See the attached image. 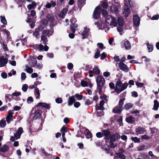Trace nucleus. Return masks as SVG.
Returning a JSON list of instances; mask_svg holds the SVG:
<instances>
[{"label":"nucleus","instance_id":"f257e3e1","mask_svg":"<svg viewBox=\"0 0 159 159\" xmlns=\"http://www.w3.org/2000/svg\"><path fill=\"white\" fill-rule=\"evenodd\" d=\"M106 22L108 25H112L116 27L117 25V23L115 18L111 15L107 16L105 18Z\"/></svg>","mask_w":159,"mask_h":159},{"label":"nucleus","instance_id":"f03ea898","mask_svg":"<svg viewBox=\"0 0 159 159\" xmlns=\"http://www.w3.org/2000/svg\"><path fill=\"white\" fill-rule=\"evenodd\" d=\"M120 136L118 133H115L112 134L110 137V145L111 147L114 148L116 146V144L114 143L116 140L120 139Z\"/></svg>","mask_w":159,"mask_h":159},{"label":"nucleus","instance_id":"7ed1b4c3","mask_svg":"<svg viewBox=\"0 0 159 159\" xmlns=\"http://www.w3.org/2000/svg\"><path fill=\"white\" fill-rule=\"evenodd\" d=\"M96 81L97 86L100 87L103 86L105 83L104 78L101 75H99L97 77Z\"/></svg>","mask_w":159,"mask_h":159},{"label":"nucleus","instance_id":"20e7f679","mask_svg":"<svg viewBox=\"0 0 159 159\" xmlns=\"http://www.w3.org/2000/svg\"><path fill=\"white\" fill-rule=\"evenodd\" d=\"M122 48H125L127 50H130L131 48L130 43L129 41L126 39H125L121 42V43Z\"/></svg>","mask_w":159,"mask_h":159},{"label":"nucleus","instance_id":"39448f33","mask_svg":"<svg viewBox=\"0 0 159 159\" xmlns=\"http://www.w3.org/2000/svg\"><path fill=\"white\" fill-rule=\"evenodd\" d=\"M100 70L98 68V66H95L93 69V70H89V76L91 77L93 76V74L94 73L96 75L99 74Z\"/></svg>","mask_w":159,"mask_h":159},{"label":"nucleus","instance_id":"423d86ee","mask_svg":"<svg viewBox=\"0 0 159 159\" xmlns=\"http://www.w3.org/2000/svg\"><path fill=\"white\" fill-rule=\"evenodd\" d=\"M101 12L100 7L99 6H97L95 9L94 11L93 16L94 19H97L100 16V14Z\"/></svg>","mask_w":159,"mask_h":159},{"label":"nucleus","instance_id":"0eeeda50","mask_svg":"<svg viewBox=\"0 0 159 159\" xmlns=\"http://www.w3.org/2000/svg\"><path fill=\"white\" fill-rule=\"evenodd\" d=\"M81 85L83 87H89L91 88L92 87V85L91 83L90 80L88 79H85L84 80H82L81 82Z\"/></svg>","mask_w":159,"mask_h":159},{"label":"nucleus","instance_id":"6e6552de","mask_svg":"<svg viewBox=\"0 0 159 159\" xmlns=\"http://www.w3.org/2000/svg\"><path fill=\"white\" fill-rule=\"evenodd\" d=\"M122 83L120 80H118L117 81L116 84L115 90L116 92L119 93L122 91L121 85Z\"/></svg>","mask_w":159,"mask_h":159},{"label":"nucleus","instance_id":"1a4fd4ad","mask_svg":"<svg viewBox=\"0 0 159 159\" xmlns=\"http://www.w3.org/2000/svg\"><path fill=\"white\" fill-rule=\"evenodd\" d=\"M113 3H116L117 4H119V3L118 2H116L115 0H114L113 1ZM119 5H118L117 6H115L114 5H113L112 6H111V11L114 13L117 14L118 12V6H119Z\"/></svg>","mask_w":159,"mask_h":159},{"label":"nucleus","instance_id":"9d476101","mask_svg":"<svg viewBox=\"0 0 159 159\" xmlns=\"http://www.w3.org/2000/svg\"><path fill=\"white\" fill-rule=\"evenodd\" d=\"M90 35V32L89 29L84 28V30L82 34V38L84 39Z\"/></svg>","mask_w":159,"mask_h":159},{"label":"nucleus","instance_id":"9b49d317","mask_svg":"<svg viewBox=\"0 0 159 159\" xmlns=\"http://www.w3.org/2000/svg\"><path fill=\"white\" fill-rule=\"evenodd\" d=\"M103 133V136H105V139L106 141L107 140H108L110 138L111 132L108 130H104L102 131Z\"/></svg>","mask_w":159,"mask_h":159},{"label":"nucleus","instance_id":"f8f14e48","mask_svg":"<svg viewBox=\"0 0 159 159\" xmlns=\"http://www.w3.org/2000/svg\"><path fill=\"white\" fill-rule=\"evenodd\" d=\"M29 63L30 66L32 67H34L36 65L37 60L36 58L31 57L29 59Z\"/></svg>","mask_w":159,"mask_h":159},{"label":"nucleus","instance_id":"ddd939ff","mask_svg":"<svg viewBox=\"0 0 159 159\" xmlns=\"http://www.w3.org/2000/svg\"><path fill=\"white\" fill-rule=\"evenodd\" d=\"M23 132V129L22 128L20 127L18 129V130L14 134L15 137L16 139L20 138L21 134Z\"/></svg>","mask_w":159,"mask_h":159},{"label":"nucleus","instance_id":"4468645a","mask_svg":"<svg viewBox=\"0 0 159 159\" xmlns=\"http://www.w3.org/2000/svg\"><path fill=\"white\" fill-rule=\"evenodd\" d=\"M53 32V30L52 29L44 30L42 34L46 37H49L52 35Z\"/></svg>","mask_w":159,"mask_h":159},{"label":"nucleus","instance_id":"2eb2a0df","mask_svg":"<svg viewBox=\"0 0 159 159\" xmlns=\"http://www.w3.org/2000/svg\"><path fill=\"white\" fill-rule=\"evenodd\" d=\"M119 67L120 69L125 72H127L128 68L127 65L122 62H120L119 63Z\"/></svg>","mask_w":159,"mask_h":159},{"label":"nucleus","instance_id":"dca6fc26","mask_svg":"<svg viewBox=\"0 0 159 159\" xmlns=\"http://www.w3.org/2000/svg\"><path fill=\"white\" fill-rule=\"evenodd\" d=\"M13 113L11 111L8 112V115L6 117V120L8 124L10 123L11 121L13 120Z\"/></svg>","mask_w":159,"mask_h":159},{"label":"nucleus","instance_id":"f3484780","mask_svg":"<svg viewBox=\"0 0 159 159\" xmlns=\"http://www.w3.org/2000/svg\"><path fill=\"white\" fill-rule=\"evenodd\" d=\"M68 10L67 8H64L60 11L58 15L59 17L62 18H64Z\"/></svg>","mask_w":159,"mask_h":159},{"label":"nucleus","instance_id":"a211bd4d","mask_svg":"<svg viewBox=\"0 0 159 159\" xmlns=\"http://www.w3.org/2000/svg\"><path fill=\"white\" fill-rule=\"evenodd\" d=\"M140 18L137 15H135L134 16L133 22L135 26H138L139 25L140 23Z\"/></svg>","mask_w":159,"mask_h":159},{"label":"nucleus","instance_id":"6ab92c4d","mask_svg":"<svg viewBox=\"0 0 159 159\" xmlns=\"http://www.w3.org/2000/svg\"><path fill=\"white\" fill-rule=\"evenodd\" d=\"M8 62L7 58H4L2 56L0 58V67L4 66Z\"/></svg>","mask_w":159,"mask_h":159},{"label":"nucleus","instance_id":"aec40b11","mask_svg":"<svg viewBox=\"0 0 159 159\" xmlns=\"http://www.w3.org/2000/svg\"><path fill=\"white\" fill-rule=\"evenodd\" d=\"M76 100L74 96H70L68 98V105L69 106H71L74 103Z\"/></svg>","mask_w":159,"mask_h":159},{"label":"nucleus","instance_id":"412c9836","mask_svg":"<svg viewBox=\"0 0 159 159\" xmlns=\"http://www.w3.org/2000/svg\"><path fill=\"white\" fill-rule=\"evenodd\" d=\"M135 131L137 135L142 134L146 131L144 128L139 127L136 128L135 129Z\"/></svg>","mask_w":159,"mask_h":159},{"label":"nucleus","instance_id":"4be33fe9","mask_svg":"<svg viewBox=\"0 0 159 159\" xmlns=\"http://www.w3.org/2000/svg\"><path fill=\"white\" fill-rule=\"evenodd\" d=\"M106 100H102L100 102L99 106L96 107V108L97 110H102L104 109L103 105L106 102Z\"/></svg>","mask_w":159,"mask_h":159},{"label":"nucleus","instance_id":"5701e85b","mask_svg":"<svg viewBox=\"0 0 159 159\" xmlns=\"http://www.w3.org/2000/svg\"><path fill=\"white\" fill-rule=\"evenodd\" d=\"M37 106L39 107H41L47 109H49L50 108V105L45 102H39L38 103Z\"/></svg>","mask_w":159,"mask_h":159},{"label":"nucleus","instance_id":"b1692460","mask_svg":"<svg viewBox=\"0 0 159 159\" xmlns=\"http://www.w3.org/2000/svg\"><path fill=\"white\" fill-rule=\"evenodd\" d=\"M130 13V11L129 8L127 6H125L124 11V14L125 16L127 17Z\"/></svg>","mask_w":159,"mask_h":159},{"label":"nucleus","instance_id":"393cba45","mask_svg":"<svg viewBox=\"0 0 159 159\" xmlns=\"http://www.w3.org/2000/svg\"><path fill=\"white\" fill-rule=\"evenodd\" d=\"M108 25L104 23H102L100 26L99 27V29H100L102 30H105V31L107 32V30H108L109 29V28L108 27Z\"/></svg>","mask_w":159,"mask_h":159},{"label":"nucleus","instance_id":"a878e982","mask_svg":"<svg viewBox=\"0 0 159 159\" xmlns=\"http://www.w3.org/2000/svg\"><path fill=\"white\" fill-rule=\"evenodd\" d=\"M126 121L128 123H132L135 120V118L132 116L126 118Z\"/></svg>","mask_w":159,"mask_h":159},{"label":"nucleus","instance_id":"bb28decb","mask_svg":"<svg viewBox=\"0 0 159 159\" xmlns=\"http://www.w3.org/2000/svg\"><path fill=\"white\" fill-rule=\"evenodd\" d=\"M9 147L7 145H4L0 148V151L2 152H5L8 151Z\"/></svg>","mask_w":159,"mask_h":159},{"label":"nucleus","instance_id":"cd10ccee","mask_svg":"<svg viewBox=\"0 0 159 159\" xmlns=\"http://www.w3.org/2000/svg\"><path fill=\"white\" fill-rule=\"evenodd\" d=\"M46 18L50 22H52L53 21L54 19L53 15L51 14H48L47 15Z\"/></svg>","mask_w":159,"mask_h":159},{"label":"nucleus","instance_id":"c85d7f7f","mask_svg":"<svg viewBox=\"0 0 159 159\" xmlns=\"http://www.w3.org/2000/svg\"><path fill=\"white\" fill-rule=\"evenodd\" d=\"M41 111L40 110H37L35 111L34 113V119L39 118L41 114Z\"/></svg>","mask_w":159,"mask_h":159},{"label":"nucleus","instance_id":"c756f323","mask_svg":"<svg viewBox=\"0 0 159 159\" xmlns=\"http://www.w3.org/2000/svg\"><path fill=\"white\" fill-rule=\"evenodd\" d=\"M122 109L121 107H116L113 110V112L114 113H119L122 111Z\"/></svg>","mask_w":159,"mask_h":159},{"label":"nucleus","instance_id":"7c9ffc66","mask_svg":"<svg viewBox=\"0 0 159 159\" xmlns=\"http://www.w3.org/2000/svg\"><path fill=\"white\" fill-rule=\"evenodd\" d=\"M36 6V3L34 2L33 1L32 2L31 4H30L27 5V7L29 10H30L31 9L34 8Z\"/></svg>","mask_w":159,"mask_h":159},{"label":"nucleus","instance_id":"2f4dec72","mask_svg":"<svg viewBox=\"0 0 159 159\" xmlns=\"http://www.w3.org/2000/svg\"><path fill=\"white\" fill-rule=\"evenodd\" d=\"M34 93L36 98L37 99H39L40 98V93L39 89L38 88H37L35 89Z\"/></svg>","mask_w":159,"mask_h":159},{"label":"nucleus","instance_id":"473e14b6","mask_svg":"<svg viewBox=\"0 0 159 159\" xmlns=\"http://www.w3.org/2000/svg\"><path fill=\"white\" fill-rule=\"evenodd\" d=\"M78 27V25L76 24H71L70 26V29L71 31L74 33L76 29Z\"/></svg>","mask_w":159,"mask_h":159},{"label":"nucleus","instance_id":"72a5a7b5","mask_svg":"<svg viewBox=\"0 0 159 159\" xmlns=\"http://www.w3.org/2000/svg\"><path fill=\"white\" fill-rule=\"evenodd\" d=\"M25 71L29 74H31L33 72V69L32 68L29 67L28 65H26Z\"/></svg>","mask_w":159,"mask_h":159},{"label":"nucleus","instance_id":"f704fd0d","mask_svg":"<svg viewBox=\"0 0 159 159\" xmlns=\"http://www.w3.org/2000/svg\"><path fill=\"white\" fill-rule=\"evenodd\" d=\"M85 134L86 138L87 139H89L92 137V134L88 129H86L85 130Z\"/></svg>","mask_w":159,"mask_h":159},{"label":"nucleus","instance_id":"c9c22d12","mask_svg":"<svg viewBox=\"0 0 159 159\" xmlns=\"http://www.w3.org/2000/svg\"><path fill=\"white\" fill-rule=\"evenodd\" d=\"M118 22L119 25L123 26L124 25V21L123 18L120 16L118 18Z\"/></svg>","mask_w":159,"mask_h":159},{"label":"nucleus","instance_id":"e433bc0d","mask_svg":"<svg viewBox=\"0 0 159 159\" xmlns=\"http://www.w3.org/2000/svg\"><path fill=\"white\" fill-rule=\"evenodd\" d=\"M154 105L153 109L154 110L156 111L158 109L159 106V103L158 101L156 100H154Z\"/></svg>","mask_w":159,"mask_h":159},{"label":"nucleus","instance_id":"4c0bfd02","mask_svg":"<svg viewBox=\"0 0 159 159\" xmlns=\"http://www.w3.org/2000/svg\"><path fill=\"white\" fill-rule=\"evenodd\" d=\"M43 34L41 36V40L43 41V43L44 44H47L48 42V39Z\"/></svg>","mask_w":159,"mask_h":159},{"label":"nucleus","instance_id":"58836bf2","mask_svg":"<svg viewBox=\"0 0 159 159\" xmlns=\"http://www.w3.org/2000/svg\"><path fill=\"white\" fill-rule=\"evenodd\" d=\"M122 26L119 25L117 27V30L120 33V35H122L123 33V29L122 27Z\"/></svg>","mask_w":159,"mask_h":159},{"label":"nucleus","instance_id":"ea45409f","mask_svg":"<svg viewBox=\"0 0 159 159\" xmlns=\"http://www.w3.org/2000/svg\"><path fill=\"white\" fill-rule=\"evenodd\" d=\"M6 125V120L2 119L0 121V126L1 127H4Z\"/></svg>","mask_w":159,"mask_h":159},{"label":"nucleus","instance_id":"a19ab883","mask_svg":"<svg viewBox=\"0 0 159 159\" xmlns=\"http://www.w3.org/2000/svg\"><path fill=\"white\" fill-rule=\"evenodd\" d=\"M74 96L75 98V97L78 100L82 99L83 98L82 95H80L78 93H76Z\"/></svg>","mask_w":159,"mask_h":159},{"label":"nucleus","instance_id":"79ce46f5","mask_svg":"<svg viewBox=\"0 0 159 159\" xmlns=\"http://www.w3.org/2000/svg\"><path fill=\"white\" fill-rule=\"evenodd\" d=\"M131 140L134 143H139L140 142V139L137 137H133L131 138Z\"/></svg>","mask_w":159,"mask_h":159},{"label":"nucleus","instance_id":"37998d69","mask_svg":"<svg viewBox=\"0 0 159 159\" xmlns=\"http://www.w3.org/2000/svg\"><path fill=\"white\" fill-rule=\"evenodd\" d=\"M1 21V22L4 25H6L7 24V20L4 17L2 16H0Z\"/></svg>","mask_w":159,"mask_h":159},{"label":"nucleus","instance_id":"c03bdc74","mask_svg":"<svg viewBox=\"0 0 159 159\" xmlns=\"http://www.w3.org/2000/svg\"><path fill=\"white\" fill-rule=\"evenodd\" d=\"M147 45L148 47V52H151L153 50V46L149 44L148 43H147Z\"/></svg>","mask_w":159,"mask_h":159},{"label":"nucleus","instance_id":"a18cd8bd","mask_svg":"<svg viewBox=\"0 0 159 159\" xmlns=\"http://www.w3.org/2000/svg\"><path fill=\"white\" fill-rule=\"evenodd\" d=\"M133 105L131 103H128L125 105L124 107L125 109L126 110H129L130 108H131Z\"/></svg>","mask_w":159,"mask_h":159},{"label":"nucleus","instance_id":"49530a36","mask_svg":"<svg viewBox=\"0 0 159 159\" xmlns=\"http://www.w3.org/2000/svg\"><path fill=\"white\" fill-rule=\"evenodd\" d=\"M128 84L127 83H125L121 85V90L122 91L125 89L127 87Z\"/></svg>","mask_w":159,"mask_h":159},{"label":"nucleus","instance_id":"de8ad7c7","mask_svg":"<svg viewBox=\"0 0 159 159\" xmlns=\"http://www.w3.org/2000/svg\"><path fill=\"white\" fill-rule=\"evenodd\" d=\"M55 102L58 104L61 103L62 102V100L61 98H58L55 99Z\"/></svg>","mask_w":159,"mask_h":159},{"label":"nucleus","instance_id":"09e8293b","mask_svg":"<svg viewBox=\"0 0 159 159\" xmlns=\"http://www.w3.org/2000/svg\"><path fill=\"white\" fill-rule=\"evenodd\" d=\"M102 6L103 8L107 9L108 7V3L105 1H102Z\"/></svg>","mask_w":159,"mask_h":159},{"label":"nucleus","instance_id":"8fccbe9b","mask_svg":"<svg viewBox=\"0 0 159 159\" xmlns=\"http://www.w3.org/2000/svg\"><path fill=\"white\" fill-rule=\"evenodd\" d=\"M100 51L99 50H97V52L95 53L94 57L95 58H97L100 56Z\"/></svg>","mask_w":159,"mask_h":159},{"label":"nucleus","instance_id":"3c124183","mask_svg":"<svg viewBox=\"0 0 159 159\" xmlns=\"http://www.w3.org/2000/svg\"><path fill=\"white\" fill-rule=\"evenodd\" d=\"M20 94L21 93L20 92H16L12 93V94L11 95V96H12V98H13V96L18 97L19 95H20Z\"/></svg>","mask_w":159,"mask_h":159},{"label":"nucleus","instance_id":"603ef678","mask_svg":"<svg viewBox=\"0 0 159 159\" xmlns=\"http://www.w3.org/2000/svg\"><path fill=\"white\" fill-rule=\"evenodd\" d=\"M33 35H34L36 38H38L39 35V32L37 30H35V32H33Z\"/></svg>","mask_w":159,"mask_h":159},{"label":"nucleus","instance_id":"864d4df0","mask_svg":"<svg viewBox=\"0 0 159 159\" xmlns=\"http://www.w3.org/2000/svg\"><path fill=\"white\" fill-rule=\"evenodd\" d=\"M80 105V103L78 102H75L74 103V106L75 108L79 107Z\"/></svg>","mask_w":159,"mask_h":159},{"label":"nucleus","instance_id":"5fc2aeb1","mask_svg":"<svg viewBox=\"0 0 159 159\" xmlns=\"http://www.w3.org/2000/svg\"><path fill=\"white\" fill-rule=\"evenodd\" d=\"M28 88V85L26 84H25L23 85L22 89L23 91H24V92H26Z\"/></svg>","mask_w":159,"mask_h":159},{"label":"nucleus","instance_id":"6e6d98bb","mask_svg":"<svg viewBox=\"0 0 159 159\" xmlns=\"http://www.w3.org/2000/svg\"><path fill=\"white\" fill-rule=\"evenodd\" d=\"M96 136L98 138H101L103 136V134L102 132H99L96 134Z\"/></svg>","mask_w":159,"mask_h":159},{"label":"nucleus","instance_id":"4d7b16f0","mask_svg":"<svg viewBox=\"0 0 159 159\" xmlns=\"http://www.w3.org/2000/svg\"><path fill=\"white\" fill-rule=\"evenodd\" d=\"M60 131L61 132H66L67 130L66 128L64 126L61 129Z\"/></svg>","mask_w":159,"mask_h":159},{"label":"nucleus","instance_id":"13d9d810","mask_svg":"<svg viewBox=\"0 0 159 159\" xmlns=\"http://www.w3.org/2000/svg\"><path fill=\"white\" fill-rule=\"evenodd\" d=\"M86 0H79L78 2V4L81 5H84L85 4V1Z\"/></svg>","mask_w":159,"mask_h":159},{"label":"nucleus","instance_id":"bf43d9fd","mask_svg":"<svg viewBox=\"0 0 159 159\" xmlns=\"http://www.w3.org/2000/svg\"><path fill=\"white\" fill-rule=\"evenodd\" d=\"M33 101V98L31 97H29L27 99V102L28 103H30Z\"/></svg>","mask_w":159,"mask_h":159},{"label":"nucleus","instance_id":"052dcab7","mask_svg":"<svg viewBox=\"0 0 159 159\" xmlns=\"http://www.w3.org/2000/svg\"><path fill=\"white\" fill-rule=\"evenodd\" d=\"M26 78V75L25 73L24 72H22L21 74V78L22 80H24Z\"/></svg>","mask_w":159,"mask_h":159},{"label":"nucleus","instance_id":"680f3d73","mask_svg":"<svg viewBox=\"0 0 159 159\" xmlns=\"http://www.w3.org/2000/svg\"><path fill=\"white\" fill-rule=\"evenodd\" d=\"M124 99H121L120 100L119 102V106L121 107H122L123 105L124 104Z\"/></svg>","mask_w":159,"mask_h":159},{"label":"nucleus","instance_id":"e2e57ef3","mask_svg":"<svg viewBox=\"0 0 159 159\" xmlns=\"http://www.w3.org/2000/svg\"><path fill=\"white\" fill-rule=\"evenodd\" d=\"M43 48V46L42 44H39L38 46L37 49L40 51H42Z\"/></svg>","mask_w":159,"mask_h":159},{"label":"nucleus","instance_id":"0e129e2a","mask_svg":"<svg viewBox=\"0 0 159 159\" xmlns=\"http://www.w3.org/2000/svg\"><path fill=\"white\" fill-rule=\"evenodd\" d=\"M103 75L105 77H108L110 76V73L109 72H105L103 73Z\"/></svg>","mask_w":159,"mask_h":159},{"label":"nucleus","instance_id":"69168bd1","mask_svg":"<svg viewBox=\"0 0 159 159\" xmlns=\"http://www.w3.org/2000/svg\"><path fill=\"white\" fill-rule=\"evenodd\" d=\"M141 138L144 139H150V137L148 136L147 135H144L142 136Z\"/></svg>","mask_w":159,"mask_h":159},{"label":"nucleus","instance_id":"338daca9","mask_svg":"<svg viewBox=\"0 0 159 159\" xmlns=\"http://www.w3.org/2000/svg\"><path fill=\"white\" fill-rule=\"evenodd\" d=\"M73 67V65L72 63H70L68 64L67 68L68 69L70 70Z\"/></svg>","mask_w":159,"mask_h":159},{"label":"nucleus","instance_id":"774afa93","mask_svg":"<svg viewBox=\"0 0 159 159\" xmlns=\"http://www.w3.org/2000/svg\"><path fill=\"white\" fill-rule=\"evenodd\" d=\"M129 3L131 7H133L134 5V2L132 0H129Z\"/></svg>","mask_w":159,"mask_h":159}]
</instances>
